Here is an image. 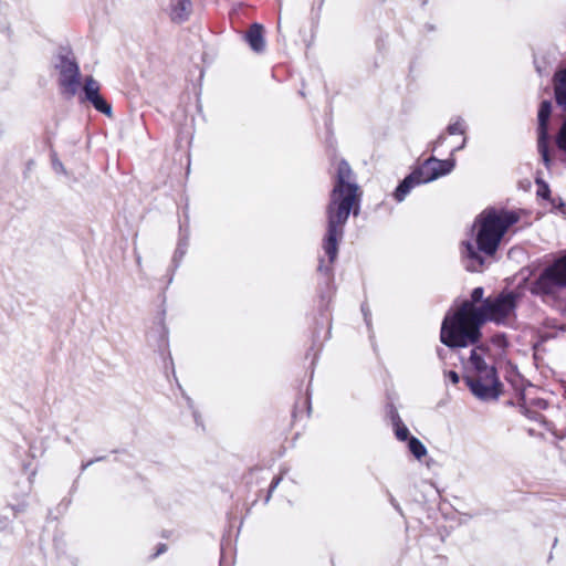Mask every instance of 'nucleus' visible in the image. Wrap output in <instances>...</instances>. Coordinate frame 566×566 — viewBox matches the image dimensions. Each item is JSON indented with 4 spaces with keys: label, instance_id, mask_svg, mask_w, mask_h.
Returning <instances> with one entry per match:
<instances>
[{
    "label": "nucleus",
    "instance_id": "obj_1",
    "mask_svg": "<svg viewBox=\"0 0 566 566\" xmlns=\"http://www.w3.org/2000/svg\"><path fill=\"white\" fill-rule=\"evenodd\" d=\"M513 293L488 297L478 307L463 302L451 315H447L441 327V342L449 347H467L479 340L480 327L486 321L504 323L510 319L516 306Z\"/></svg>",
    "mask_w": 566,
    "mask_h": 566
},
{
    "label": "nucleus",
    "instance_id": "obj_2",
    "mask_svg": "<svg viewBox=\"0 0 566 566\" xmlns=\"http://www.w3.org/2000/svg\"><path fill=\"white\" fill-rule=\"evenodd\" d=\"M359 200V187L353 179V171L349 165L342 160L337 165V181L327 208L328 229L324 250L331 262L337 256V244L343 237V227L350 211L357 213Z\"/></svg>",
    "mask_w": 566,
    "mask_h": 566
},
{
    "label": "nucleus",
    "instance_id": "obj_3",
    "mask_svg": "<svg viewBox=\"0 0 566 566\" xmlns=\"http://www.w3.org/2000/svg\"><path fill=\"white\" fill-rule=\"evenodd\" d=\"M517 221L518 214L514 211L484 210L474 223L478 251L471 242L463 244L462 253L470 260L468 269L470 271H479L483 265V259L479 252L493 255L507 229Z\"/></svg>",
    "mask_w": 566,
    "mask_h": 566
},
{
    "label": "nucleus",
    "instance_id": "obj_4",
    "mask_svg": "<svg viewBox=\"0 0 566 566\" xmlns=\"http://www.w3.org/2000/svg\"><path fill=\"white\" fill-rule=\"evenodd\" d=\"M454 166V159L440 160L434 157L429 158L398 186L395 192L396 199L402 201L416 185L427 184L446 176L453 170Z\"/></svg>",
    "mask_w": 566,
    "mask_h": 566
},
{
    "label": "nucleus",
    "instance_id": "obj_5",
    "mask_svg": "<svg viewBox=\"0 0 566 566\" xmlns=\"http://www.w3.org/2000/svg\"><path fill=\"white\" fill-rule=\"evenodd\" d=\"M564 287H566V255L545 269L534 283L532 291L551 295Z\"/></svg>",
    "mask_w": 566,
    "mask_h": 566
},
{
    "label": "nucleus",
    "instance_id": "obj_6",
    "mask_svg": "<svg viewBox=\"0 0 566 566\" xmlns=\"http://www.w3.org/2000/svg\"><path fill=\"white\" fill-rule=\"evenodd\" d=\"M56 67L60 71V84L67 93L74 95L80 86L78 65L72 57L62 56Z\"/></svg>",
    "mask_w": 566,
    "mask_h": 566
},
{
    "label": "nucleus",
    "instance_id": "obj_7",
    "mask_svg": "<svg viewBox=\"0 0 566 566\" xmlns=\"http://www.w3.org/2000/svg\"><path fill=\"white\" fill-rule=\"evenodd\" d=\"M468 385L473 395L480 399H495L499 396L496 375L470 377L468 378Z\"/></svg>",
    "mask_w": 566,
    "mask_h": 566
},
{
    "label": "nucleus",
    "instance_id": "obj_8",
    "mask_svg": "<svg viewBox=\"0 0 566 566\" xmlns=\"http://www.w3.org/2000/svg\"><path fill=\"white\" fill-rule=\"evenodd\" d=\"M552 113V104L548 101H544L541 104L538 111V150L546 165L549 163L548 149H547V122Z\"/></svg>",
    "mask_w": 566,
    "mask_h": 566
},
{
    "label": "nucleus",
    "instance_id": "obj_9",
    "mask_svg": "<svg viewBox=\"0 0 566 566\" xmlns=\"http://www.w3.org/2000/svg\"><path fill=\"white\" fill-rule=\"evenodd\" d=\"M84 92L86 98L94 105V107L106 114L111 115V106L99 96V84L93 77H87L84 84Z\"/></svg>",
    "mask_w": 566,
    "mask_h": 566
},
{
    "label": "nucleus",
    "instance_id": "obj_10",
    "mask_svg": "<svg viewBox=\"0 0 566 566\" xmlns=\"http://www.w3.org/2000/svg\"><path fill=\"white\" fill-rule=\"evenodd\" d=\"M468 368L476 373V376H490L495 375V370L492 366H489L484 360V349L474 348L471 352Z\"/></svg>",
    "mask_w": 566,
    "mask_h": 566
},
{
    "label": "nucleus",
    "instance_id": "obj_11",
    "mask_svg": "<svg viewBox=\"0 0 566 566\" xmlns=\"http://www.w3.org/2000/svg\"><path fill=\"white\" fill-rule=\"evenodd\" d=\"M247 41L249 42L250 48L254 52H262L265 48V41L263 38V27L261 24L254 23L249 32L247 33Z\"/></svg>",
    "mask_w": 566,
    "mask_h": 566
},
{
    "label": "nucleus",
    "instance_id": "obj_12",
    "mask_svg": "<svg viewBox=\"0 0 566 566\" xmlns=\"http://www.w3.org/2000/svg\"><path fill=\"white\" fill-rule=\"evenodd\" d=\"M191 11V0H170V15L174 21H184Z\"/></svg>",
    "mask_w": 566,
    "mask_h": 566
},
{
    "label": "nucleus",
    "instance_id": "obj_13",
    "mask_svg": "<svg viewBox=\"0 0 566 566\" xmlns=\"http://www.w3.org/2000/svg\"><path fill=\"white\" fill-rule=\"evenodd\" d=\"M555 96L557 104L566 108V69L555 74Z\"/></svg>",
    "mask_w": 566,
    "mask_h": 566
},
{
    "label": "nucleus",
    "instance_id": "obj_14",
    "mask_svg": "<svg viewBox=\"0 0 566 566\" xmlns=\"http://www.w3.org/2000/svg\"><path fill=\"white\" fill-rule=\"evenodd\" d=\"M408 448L410 452L420 460L427 454V449L424 444L417 438L411 437L408 442Z\"/></svg>",
    "mask_w": 566,
    "mask_h": 566
},
{
    "label": "nucleus",
    "instance_id": "obj_15",
    "mask_svg": "<svg viewBox=\"0 0 566 566\" xmlns=\"http://www.w3.org/2000/svg\"><path fill=\"white\" fill-rule=\"evenodd\" d=\"M557 146L566 151V119L564 120L556 139Z\"/></svg>",
    "mask_w": 566,
    "mask_h": 566
},
{
    "label": "nucleus",
    "instance_id": "obj_16",
    "mask_svg": "<svg viewBox=\"0 0 566 566\" xmlns=\"http://www.w3.org/2000/svg\"><path fill=\"white\" fill-rule=\"evenodd\" d=\"M395 433H396V437L399 440H406L408 438L409 430H408V428L405 424H401V423L397 422L396 423Z\"/></svg>",
    "mask_w": 566,
    "mask_h": 566
},
{
    "label": "nucleus",
    "instance_id": "obj_17",
    "mask_svg": "<svg viewBox=\"0 0 566 566\" xmlns=\"http://www.w3.org/2000/svg\"><path fill=\"white\" fill-rule=\"evenodd\" d=\"M448 130L451 135H454V134H460L462 135L464 133V125L462 122L458 120L453 124H451L449 127H448Z\"/></svg>",
    "mask_w": 566,
    "mask_h": 566
},
{
    "label": "nucleus",
    "instance_id": "obj_18",
    "mask_svg": "<svg viewBox=\"0 0 566 566\" xmlns=\"http://www.w3.org/2000/svg\"><path fill=\"white\" fill-rule=\"evenodd\" d=\"M484 291L482 287H475L471 293V300L469 302H472L474 306L479 303L483 297Z\"/></svg>",
    "mask_w": 566,
    "mask_h": 566
},
{
    "label": "nucleus",
    "instance_id": "obj_19",
    "mask_svg": "<svg viewBox=\"0 0 566 566\" xmlns=\"http://www.w3.org/2000/svg\"><path fill=\"white\" fill-rule=\"evenodd\" d=\"M537 186H538L537 195L544 199L548 198V195H549L548 186L538 179H537Z\"/></svg>",
    "mask_w": 566,
    "mask_h": 566
},
{
    "label": "nucleus",
    "instance_id": "obj_20",
    "mask_svg": "<svg viewBox=\"0 0 566 566\" xmlns=\"http://www.w3.org/2000/svg\"><path fill=\"white\" fill-rule=\"evenodd\" d=\"M446 376L448 377V379L452 382V384H458L459 382V375L453 371V370H450L446 374Z\"/></svg>",
    "mask_w": 566,
    "mask_h": 566
}]
</instances>
